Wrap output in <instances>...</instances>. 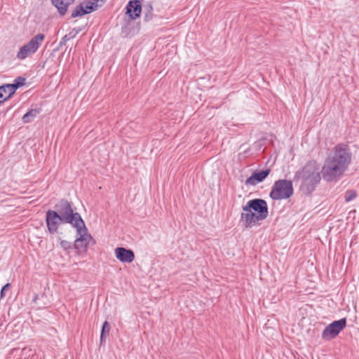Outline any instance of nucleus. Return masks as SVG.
I'll return each instance as SVG.
<instances>
[{"label": "nucleus", "instance_id": "f257e3e1", "mask_svg": "<svg viewBox=\"0 0 359 359\" xmlns=\"http://www.w3.org/2000/svg\"><path fill=\"white\" fill-rule=\"evenodd\" d=\"M352 161V152L346 144L335 145L326 157L321 174L324 180L332 182L340 180Z\"/></svg>", "mask_w": 359, "mask_h": 359}, {"label": "nucleus", "instance_id": "f03ea898", "mask_svg": "<svg viewBox=\"0 0 359 359\" xmlns=\"http://www.w3.org/2000/svg\"><path fill=\"white\" fill-rule=\"evenodd\" d=\"M54 208L46 212V226L50 234L57 233L60 224H69L72 226L81 215L73 203L66 199L60 200Z\"/></svg>", "mask_w": 359, "mask_h": 359}, {"label": "nucleus", "instance_id": "7ed1b4c3", "mask_svg": "<svg viewBox=\"0 0 359 359\" xmlns=\"http://www.w3.org/2000/svg\"><path fill=\"white\" fill-rule=\"evenodd\" d=\"M242 209L245 212L241 214V217L246 228L258 224L259 221L265 219L269 215L267 203L262 198L248 201Z\"/></svg>", "mask_w": 359, "mask_h": 359}, {"label": "nucleus", "instance_id": "20e7f679", "mask_svg": "<svg viewBox=\"0 0 359 359\" xmlns=\"http://www.w3.org/2000/svg\"><path fill=\"white\" fill-rule=\"evenodd\" d=\"M320 175L315 162H308L298 170L294 175L293 181L301 180V189L306 194L312 193L320 182Z\"/></svg>", "mask_w": 359, "mask_h": 359}, {"label": "nucleus", "instance_id": "39448f33", "mask_svg": "<svg viewBox=\"0 0 359 359\" xmlns=\"http://www.w3.org/2000/svg\"><path fill=\"white\" fill-rule=\"evenodd\" d=\"M76 230L77 238L74 241L73 247L78 254L86 252L90 242H93V238L88 233V230L85 222L80 215L72 226Z\"/></svg>", "mask_w": 359, "mask_h": 359}, {"label": "nucleus", "instance_id": "423d86ee", "mask_svg": "<svg viewBox=\"0 0 359 359\" xmlns=\"http://www.w3.org/2000/svg\"><path fill=\"white\" fill-rule=\"evenodd\" d=\"M294 193L292 182L287 180L276 181L271 187L269 196L273 200H283L290 198Z\"/></svg>", "mask_w": 359, "mask_h": 359}, {"label": "nucleus", "instance_id": "0eeeda50", "mask_svg": "<svg viewBox=\"0 0 359 359\" xmlns=\"http://www.w3.org/2000/svg\"><path fill=\"white\" fill-rule=\"evenodd\" d=\"M115 256L117 259L123 263H131L135 259L134 252L123 247H118L115 249Z\"/></svg>", "mask_w": 359, "mask_h": 359}, {"label": "nucleus", "instance_id": "6e6552de", "mask_svg": "<svg viewBox=\"0 0 359 359\" xmlns=\"http://www.w3.org/2000/svg\"><path fill=\"white\" fill-rule=\"evenodd\" d=\"M271 170L266 168L259 171H254L250 177L245 180V185L255 186L262 182L270 174Z\"/></svg>", "mask_w": 359, "mask_h": 359}, {"label": "nucleus", "instance_id": "1a4fd4ad", "mask_svg": "<svg viewBox=\"0 0 359 359\" xmlns=\"http://www.w3.org/2000/svg\"><path fill=\"white\" fill-rule=\"evenodd\" d=\"M142 4L139 0H130L126 7V13L131 20H135L140 17L142 12Z\"/></svg>", "mask_w": 359, "mask_h": 359}, {"label": "nucleus", "instance_id": "9d476101", "mask_svg": "<svg viewBox=\"0 0 359 359\" xmlns=\"http://www.w3.org/2000/svg\"><path fill=\"white\" fill-rule=\"evenodd\" d=\"M45 39L43 34H38L34 36L27 43H26L31 50L35 53L39 48L41 46L42 42Z\"/></svg>", "mask_w": 359, "mask_h": 359}, {"label": "nucleus", "instance_id": "9b49d317", "mask_svg": "<svg viewBox=\"0 0 359 359\" xmlns=\"http://www.w3.org/2000/svg\"><path fill=\"white\" fill-rule=\"evenodd\" d=\"M45 39L43 34H38L34 36L27 43H26L31 50L35 53L39 48L41 46L42 42Z\"/></svg>", "mask_w": 359, "mask_h": 359}, {"label": "nucleus", "instance_id": "f8f14e48", "mask_svg": "<svg viewBox=\"0 0 359 359\" xmlns=\"http://www.w3.org/2000/svg\"><path fill=\"white\" fill-rule=\"evenodd\" d=\"M52 4L56 7L60 15H65L70 3L67 0H51Z\"/></svg>", "mask_w": 359, "mask_h": 359}, {"label": "nucleus", "instance_id": "ddd939ff", "mask_svg": "<svg viewBox=\"0 0 359 359\" xmlns=\"http://www.w3.org/2000/svg\"><path fill=\"white\" fill-rule=\"evenodd\" d=\"M346 318H341L338 320H334L328 325L330 328H331L335 332V334H337V335L346 327Z\"/></svg>", "mask_w": 359, "mask_h": 359}, {"label": "nucleus", "instance_id": "4468645a", "mask_svg": "<svg viewBox=\"0 0 359 359\" xmlns=\"http://www.w3.org/2000/svg\"><path fill=\"white\" fill-rule=\"evenodd\" d=\"M41 109H32L28 111L22 118L24 123H31L41 113Z\"/></svg>", "mask_w": 359, "mask_h": 359}, {"label": "nucleus", "instance_id": "2eb2a0df", "mask_svg": "<svg viewBox=\"0 0 359 359\" xmlns=\"http://www.w3.org/2000/svg\"><path fill=\"white\" fill-rule=\"evenodd\" d=\"M111 330V325L107 321H104L102 324V327L101 329L100 333V346L104 345L107 337L109 336V332Z\"/></svg>", "mask_w": 359, "mask_h": 359}, {"label": "nucleus", "instance_id": "dca6fc26", "mask_svg": "<svg viewBox=\"0 0 359 359\" xmlns=\"http://www.w3.org/2000/svg\"><path fill=\"white\" fill-rule=\"evenodd\" d=\"M13 94L14 93H13L12 89L10 88L9 83L0 86V98H2L4 102L9 99Z\"/></svg>", "mask_w": 359, "mask_h": 359}, {"label": "nucleus", "instance_id": "f3484780", "mask_svg": "<svg viewBox=\"0 0 359 359\" xmlns=\"http://www.w3.org/2000/svg\"><path fill=\"white\" fill-rule=\"evenodd\" d=\"M144 9V20L145 22H149L152 20L154 13H153V6L151 2H148L143 6Z\"/></svg>", "mask_w": 359, "mask_h": 359}, {"label": "nucleus", "instance_id": "a211bd4d", "mask_svg": "<svg viewBox=\"0 0 359 359\" xmlns=\"http://www.w3.org/2000/svg\"><path fill=\"white\" fill-rule=\"evenodd\" d=\"M32 54H34V53L31 50L28 46L25 44L20 48V50L17 54V57L20 60H25Z\"/></svg>", "mask_w": 359, "mask_h": 359}, {"label": "nucleus", "instance_id": "6ab92c4d", "mask_svg": "<svg viewBox=\"0 0 359 359\" xmlns=\"http://www.w3.org/2000/svg\"><path fill=\"white\" fill-rule=\"evenodd\" d=\"M337 336V334H335V332L328 325L325 327L322 332V339L325 341H330Z\"/></svg>", "mask_w": 359, "mask_h": 359}, {"label": "nucleus", "instance_id": "aec40b11", "mask_svg": "<svg viewBox=\"0 0 359 359\" xmlns=\"http://www.w3.org/2000/svg\"><path fill=\"white\" fill-rule=\"evenodd\" d=\"M25 82V78L22 76L17 77L13 83H9L10 88L12 89L13 93H15L18 88L24 86Z\"/></svg>", "mask_w": 359, "mask_h": 359}, {"label": "nucleus", "instance_id": "412c9836", "mask_svg": "<svg viewBox=\"0 0 359 359\" xmlns=\"http://www.w3.org/2000/svg\"><path fill=\"white\" fill-rule=\"evenodd\" d=\"M86 12L83 9V4H80L77 6L75 7L74 11L72 13L71 17L74 18L77 17H81L86 15Z\"/></svg>", "mask_w": 359, "mask_h": 359}, {"label": "nucleus", "instance_id": "4be33fe9", "mask_svg": "<svg viewBox=\"0 0 359 359\" xmlns=\"http://www.w3.org/2000/svg\"><path fill=\"white\" fill-rule=\"evenodd\" d=\"M357 196V193L355 190L353 189H348L345 192L344 194V199L345 201L348 203L353 199H355Z\"/></svg>", "mask_w": 359, "mask_h": 359}, {"label": "nucleus", "instance_id": "5701e85b", "mask_svg": "<svg viewBox=\"0 0 359 359\" xmlns=\"http://www.w3.org/2000/svg\"><path fill=\"white\" fill-rule=\"evenodd\" d=\"M60 245V247L64 250H68L69 249H71L72 248V243L65 240H61Z\"/></svg>", "mask_w": 359, "mask_h": 359}, {"label": "nucleus", "instance_id": "b1692460", "mask_svg": "<svg viewBox=\"0 0 359 359\" xmlns=\"http://www.w3.org/2000/svg\"><path fill=\"white\" fill-rule=\"evenodd\" d=\"M11 285L9 283H6L5 285H4L1 290L0 292V297L4 298L5 297V292L8 290Z\"/></svg>", "mask_w": 359, "mask_h": 359}, {"label": "nucleus", "instance_id": "393cba45", "mask_svg": "<svg viewBox=\"0 0 359 359\" xmlns=\"http://www.w3.org/2000/svg\"><path fill=\"white\" fill-rule=\"evenodd\" d=\"M71 39H72V36H69V35H65L60 41V46H65L66 43Z\"/></svg>", "mask_w": 359, "mask_h": 359}, {"label": "nucleus", "instance_id": "a878e982", "mask_svg": "<svg viewBox=\"0 0 359 359\" xmlns=\"http://www.w3.org/2000/svg\"><path fill=\"white\" fill-rule=\"evenodd\" d=\"M83 9L86 12V15L92 13V8L90 6L88 2L83 3Z\"/></svg>", "mask_w": 359, "mask_h": 359}, {"label": "nucleus", "instance_id": "bb28decb", "mask_svg": "<svg viewBox=\"0 0 359 359\" xmlns=\"http://www.w3.org/2000/svg\"><path fill=\"white\" fill-rule=\"evenodd\" d=\"M90 6L92 8V11H95L98 8V4L97 2L88 1Z\"/></svg>", "mask_w": 359, "mask_h": 359}, {"label": "nucleus", "instance_id": "cd10ccee", "mask_svg": "<svg viewBox=\"0 0 359 359\" xmlns=\"http://www.w3.org/2000/svg\"><path fill=\"white\" fill-rule=\"evenodd\" d=\"M81 29H76V28H74L72 32H74L73 36H71L72 38L75 37V36L79 34L80 32H81Z\"/></svg>", "mask_w": 359, "mask_h": 359}, {"label": "nucleus", "instance_id": "c85d7f7f", "mask_svg": "<svg viewBox=\"0 0 359 359\" xmlns=\"http://www.w3.org/2000/svg\"><path fill=\"white\" fill-rule=\"evenodd\" d=\"M37 298H38V295H37V294H36V295H35V297H34V298L33 299V302H35L36 301Z\"/></svg>", "mask_w": 359, "mask_h": 359}, {"label": "nucleus", "instance_id": "c756f323", "mask_svg": "<svg viewBox=\"0 0 359 359\" xmlns=\"http://www.w3.org/2000/svg\"><path fill=\"white\" fill-rule=\"evenodd\" d=\"M74 32H73L72 31L71 32H69V34H68L69 36H73Z\"/></svg>", "mask_w": 359, "mask_h": 359}, {"label": "nucleus", "instance_id": "7c9ffc66", "mask_svg": "<svg viewBox=\"0 0 359 359\" xmlns=\"http://www.w3.org/2000/svg\"><path fill=\"white\" fill-rule=\"evenodd\" d=\"M67 1L70 3V4H73L74 1V0H67Z\"/></svg>", "mask_w": 359, "mask_h": 359}, {"label": "nucleus", "instance_id": "2f4dec72", "mask_svg": "<svg viewBox=\"0 0 359 359\" xmlns=\"http://www.w3.org/2000/svg\"><path fill=\"white\" fill-rule=\"evenodd\" d=\"M2 102H4V100H2V98L1 99L0 98V104Z\"/></svg>", "mask_w": 359, "mask_h": 359}]
</instances>
